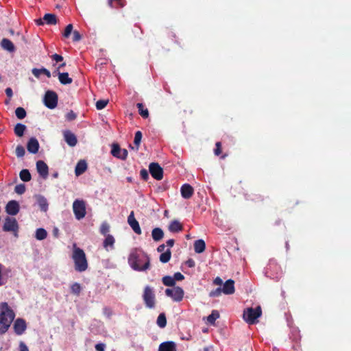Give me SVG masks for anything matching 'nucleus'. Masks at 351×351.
<instances>
[{"mask_svg": "<svg viewBox=\"0 0 351 351\" xmlns=\"http://www.w3.org/2000/svg\"><path fill=\"white\" fill-rule=\"evenodd\" d=\"M81 291H82V287L79 283L75 282L73 285H71V291L73 294L79 295Z\"/></svg>", "mask_w": 351, "mask_h": 351, "instance_id": "nucleus-43", "label": "nucleus"}, {"mask_svg": "<svg viewBox=\"0 0 351 351\" xmlns=\"http://www.w3.org/2000/svg\"><path fill=\"white\" fill-rule=\"evenodd\" d=\"M128 264L135 271H144L150 267V258L143 251L134 249L128 256Z\"/></svg>", "mask_w": 351, "mask_h": 351, "instance_id": "nucleus-1", "label": "nucleus"}, {"mask_svg": "<svg viewBox=\"0 0 351 351\" xmlns=\"http://www.w3.org/2000/svg\"><path fill=\"white\" fill-rule=\"evenodd\" d=\"M206 243L203 239L196 240L194 243V250L196 253L200 254L205 251Z\"/></svg>", "mask_w": 351, "mask_h": 351, "instance_id": "nucleus-25", "label": "nucleus"}, {"mask_svg": "<svg viewBox=\"0 0 351 351\" xmlns=\"http://www.w3.org/2000/svg\"><path fill=\"white\" fill-rule=\"evenodd\" d=\"M87 169V163L85 160H80L75 169V173L77 176H79L84 173Z\"/></svg>", "mask_w": 351, "mask_h": 351, "instance_id": "nucleus-22", "label": "nucleus"}, {"mask_svg": "<svg viewBox=\"0 0 351 351\" xmlns=\"http://www.w3.org/2000/svg\"><path fill=\"white\" fill-rule=\"evenodd\" d=\"M165 244H161L158 247H157V251L158 252H161V253H163L164 250H165Z\"/></svg>", "mask_w": 351, "mask_h": 351, "instance_id": "nucleus-62", "label": "nucleus"}, {"mask_svg": "<svg viewBox=\"0 0 351 351\" xmlns=\"http://www.w3.org/2000/svg\"><path fill=\"white\" fill-rule=\"evenodd\" d=\"M32 73L36 77H38L39 75L41 73L45 75L49 78L51 77V73H50V71L48 69H45V68L33 69H32Z\"/></svg>", "mask_w": 351, "mask_h": 351, "instance_id": "nucleus-31", "label": "nucleus"}, {"mask_svg": "<svg viewBox=\"0 0 351 351\" xmlns=\"http://www.w3.org/2000/svg\"><path fill=\"white\" fill-rule=\"evenodd\" d=\"M171 257V252L168 249L166 252L161 253L160 256V261L162 263H166L169 261Z\"/></svg>", "mask_w": 351, "mask_h": 351, "instance_id": "nucleus-38", "label": "nucleus"}, {"mask_svg": "<svg viewBox=\"0 0 351 351\" xmlns=\"http://www.w3.org/2000/svg\"><path fill=\"white\" fill-rule=\"evenodd\" d=\"M82 39V36L80 32L77 30L73 32L72 40L73 42H78Z\"/></svg>", "mask_w": 351, "mask_h": 351, "instance_id": "nucleus-52", "label": "nucleus"}, {"mask_svg": "<svg viewBox=\"0 0 351 351\" xmlns=\"http://www.w3.org/2000/svg\"><path fill=\"white\" fill-rule=\"evenodd\" d=\"M142 136H143V134H142V132L141 131L136 132L135 136H134V147H133L132 145H130V147L131 149H135V150L137 152L139 149V147H140V144H141V142Z\"/></svg>", "mask_w": 351, "mask_h": 351, "instance_id": "nucleus-27", "label": "nucleus"}, {"mask_svg": "<svg viewBox=\"0 0 351 351\" xmlns=\"http://www.w3.org/2000/svg\"><path fill=\"white\" fill-rule=\"evenodd\" d=\"M3 267H4L3 265L0 263V287L3 286L7 283L8 278L5 276V275L8 274V273L11 272V269H8L5 271V273L3 274L2 271H3Z\"/></svg>", "mask_w": 351, "mask_h": 351, "instance_id": "nucleus-30", "label": "nucleus"}, {"mask_svg": "<svg viewBox=\"0 0 351 351\" xmlns=\"http://www.w3.org/2000/svg\"><path fill=\"white\" fill-rule=\"evenodd\" d=\"M72 32H73V25L69 24L65 27L64 32L63 33V36L65 38H69Z\"/></svg>", "mask_w": 351, "mask_h": 351, "instance_id": "nucleus-49", "label": "nucleus"}, {"mask_svg": "<svg viewBox=\"0 0 351 351\" xmlns=\"http://www.w3.org/2000/svg\"><path fill=\"white\" fill-rule=\"evenodd\" d=\"M65 117L66 120L71 121L75 120L77 118V114L73 110H70L69 112L66 113Z\"/></svg>", "mask_w": 351, "mask_h": 351, "instance_id": "nucleus-51", "label": "nucleus"}, {"mask_svg": "<svg viewBox=\"0 0 351 351\" xmlns=\"http://www.w3.org/2000/svg\"><path fill=\"white\" fill-rule=\"evenodd\" d=\"M245 199L248 201H252L255 203L263 202L264 201L263 197L256 193H250L245 194Z\"/></svg>", "mask_w": 351, "mask_h": 351, "instance_id": "nucleus-23", "label": "nucleus"}, {"mask_svg": "<svg viewBox=\"0 0 351 351\" xmlns=\"http://www.w3.org/2000/svg\"><path fill=\"white\" fill-rule=\"evenodd\" d=\"M0 46L3 49L10 53L14 52L16 50L14 45L8 38H3L1 41Z\"/></svg>", "mask_w": 351, "mask_h": 351, "instance_id": "nucleus-20", "label": "nucleus"}, {"mask_svg": "<svg viewBox=\"0 0 351 351\" xmlns=\"http://www.w3.org/2000/svg\"><path fill=\"white\" fill-rule=\"evenodd\" d=\"M64 138L66 143L71 146L74 147L77 143L76 136L70 130H65L63 132Z\"/></svg>", "mask_w": 351, "mask_h": 351, "instance_id": "nucleus-16", "label": "nucleus"}, {"mask_svg": "<svg viewBox=\"0 0 351 351\" xmlns=\"http://www.w3.org/2000/svg\"><path fill=\"white\" fill-rule=\"evenodd\" d=\"M157 324L160 328H165L167 325V319L165 313H160L157 318Z\"/></svg>", "mask_w": 351, "mask_h": 351, "instance_id": "nucleus-42", "label": "nucleus"}, {"mask_svg": "<svg viewBox=\"0 0 351 351\" xmlns=\"http://www.w3.org/2000/svg\"><path fill=\"white\" fill-rule=\"evenodd\" d=\"M109 231H110L109 224L106 221L103 222L100 226L101 234L103 235L107 236Z\"/></svg>", "mask_w": 351, "mask_h": 351, "instance_id": "nucleus-45", "label": "nucleus"}, {"mask_svg": "<svg viewBox=\"0 0 351 351\" xmlns=\"http://www.w3.org/2000/svg\"><path fill=\"white\" fill-rule=\"evenodd\" d=\"M19 204L16 200H10L5 206V212L10 215H16L19 212Z\"/></svg>", "mask_w": 351, "mask_h": 351, "instance_id": "nucleus-12", "label": "nucleus"}, {"mask_svg": "<svg viewBox=\"0 0 351 351\" xmlns=\"http://www.w3.org/2000/svg\"><path fill=\"white\" fill-rule=\"evenodd\" d=\"M95 348L97 351H105L106 346L105 344L100 343L96 344Z\"/></svg>", "mask_w": 351, "mask_h": 351, "instance_id": "nucleus-57", "label": "nucleus"}, {"mask_svg": "<svg viewBox=\"0 0 351 351\" xmlns=\"http://www.w3.org/2000/svg\"><path fill=\"white\" fill-rule=\"evenodd\" d=\"M219 317V313L217 310H213L210 315L207 317V322L210 324H214L216 319Z\"/></svg>", "mask_w": 351, "mask_h": 351, "instance_id": "nucleus-41", "label": "nucleus"}, {"mask_svg": "<svg viewBox=\"0 0 351 351\" xmlns=\"http://www.w3.org/2000/svg\"><path fill=\"white\" fill-rule=\"evenodd\" d=\"M19 226L16 219L14 217H7L5 219L3 225V230L4 232H10L17 237Z\"/></svg>", "mask_w": 351, "mask_h": 351, "instance_id": "nucleus-7", "label": "nucleus"}, {"mask_svg": "<svg viewBox=\"0 0 351 351\" xmlns=\"http://www.w3.org/2000/svg\"><path fill=\"white\" fill-rule=\"evenodd\" d=\"M47 237V232L45 229L40 228L36 231L35 237L37 240L41 241L46 239Z\"/></svg>", "mask_w": 351, "mask_h": 351, "instance_id": "nucleus-34", "label": "nucleus"}, {"mask_svg": "<svg viewBox=\"0 0 351 351\" xmlns=\"http://www.w3.org/2000/svg\"><path fill=\"white\" fill-rule=\"evenodd\" d=\"M72 258L75 263V269L79 272L84 271L88 268V262L83 250L74 245Z\"/></svg>", "mask_w": 351, "mask_h": 351, "instance_id": "nucleus-3", "label": "nucleus"}, {"mask_svg": "<svg viewBox=\"0 0 351 351\" xmlns=\"http://www.w3.org/2000/svg\"><path fill=\"white\" fill-rule=\"evenodd\" d=\"M26 130V126L22 123H17L14 129V134L19 137L23 136L24 132Z\"/></svg>", "mask_w": 351, "mask_h": 351, "instance_id": "nucleus-32", "label": "nucleus"}, {"mask_svg": "<svg viewBox=\"0 0 351 351\" xmlns=\"http://www.w3.org/2000/svg\"><path fill=\"white\" fill-rule=\"evenodd\" d=\"M36 23L37 25H43L45 23L43 21V19H36Z\"/></svg>", "mask_w": 351, "mask_h": 351, "instance_id": "nucleus-63", "label": "nucleus"}, {"mask_svg": "<svg viewBox=\"0 0 351 351\" xmlns=\"http://www.w3.org/2000/svg\"><path fill=\"white\" fill-rule=\"evenodd\" d=\"M158 351H176V346L173 341H166L159 346Z\"/></svg>", "mask_w": 351, "mask_h": 351, "instance_id": "nucleus-21", "label": "nucleus"}, {"mask_svg": "<svg viewBox=\"0 0 351 351\" xmlns=\"http://www.w3.org/2000/svg\"><path fill=\"white\" fill-rule=\"evenodd\" d=\"M36 169L39 175L44 179H46L49 174V168L47 165L43 160L36 162Z\"/></svg>", "mask_w": 351, "mask_h": 351, "instance_id": "nucleus-15", "label": "nucleus"}, {"mask_svg": "<svg viewBox=\"0 0 351 351\" xmlns=\"http://www.w3.org/2000/svg\"><path fill=\"white\" fill-rule=\"evenodd\" d=\"M162 282L165 286L168 287H175L176 282L171 276H165L162 278Z\"/></svg>", "mask_w": 351, "mask_h": 351, "instance_id": "nucleus-40", "label": "nucleus"}, {"mask_svg": "<svg viewBox=\"0 0 351 351\" xmlns=\"http://www.w3.org/2000/svg\"><path fill=\"white\" fill-rule=\"evenodd\" d=\"M222 291L224 294L231 295L234 293V281L232 279H229L223 284Z\"/></svg>", "mask_w": 351, "mask_h": 351, "instance_id": "nucleus-19", "label": "nucleus"}, {"mask_svg": "<svg viewBox=\"0 0 351 351\" xmlns=\"http://www.w3.org/2000/svg\"><path fill=\"white\" fill-rule=\"evenodd\" d=\"M43 21L47 25H56L57 23V17L54 14L47 13L44 15Z\"/></svg>", "mask_w": 351, "mask_h": 351, "instance_id": "nucleus-29", "label": "nucleus"}, {"mask_svg": "<svg viewBox=\"0 0 351 351\" xmlns=\"http://www.w3.org/2000/svg\"><path fill=\"white\" fill-rule=\"evenodd\" d=\"M58 80L63 85L70 84L72 83L73 80L69 76V73L58 72Z\"/></svg>", "mask_w": 351, "mask_h": 351, "instance_id": "nucleus-24", "label": "nucleus"}, {"mask_svg": "<svg viewBox=\"0 0 351 351\" xmlns=\"http://www.w3.org/2000/svg\"><path fill=\"white\" fill-rule=\"evenodd\" d=\"M174 240L173 239H169L167 241V245L171 247L173 246L174 245Z\"/></svg>", "mask_w": 351, "mask_h": 351, "instance_id": "nucleus-64", "label": "nucleus"}, {"mask_svg": "<svg viewBox=\"0 0 351 351\" xmlns=\"http://www.w3.org/2000/svg\"><path fill=\"white\" fill-rule=\"evenodd\" d=\"M73 210L77 220L83 219L86 215L85 202L82 199H75L73 203Z\"/></svg>", "mask_w": 351, "mask_h": 351, "instance_id": "nucleus-6", "label": "nucleus"}, {"mask_svg": "<svg viewBox=\"0 0 351 351\" xmlns=\"http://www.w3.org/2000/svg\"><path fill=\"white\" fill-rule=\"evenodd\" d=\"M128 223L137 234H141V229L140 228L138 221L134 217V213L132 211L128 217Z\"/></svg>", "mask_w": 351, "mask_h": 351, "instance_id": "nucleus-14", "label": "nucleus"}, {"mask_svg": "<svg viewBox=\"0 0 351 351\" xmlns=\"http://www.w3.org/2000/svg\"><path fill=\"white\" fill-rule=\"evenodd\" d=\"M108 100L100 99L96 102V108L97 110L104 109L108 104Z\"/></svg>", "mask_w": 351, "mask_h": 351, "instance_id": "nucleus-47", "label": "nucleus"}, {"mask_svg": "<svg viewBox=\"0 0 351 351\" xmlns=\"http://www.w3.org/2000/svg\"><path fill=\"white\" fill-rule=\"evenodd\" d=\"M262 315V310L260 306L255 308L252 307L244 310L243 313V319L249 324H254L257 322V319Z\"/></svg>", "mask_w": 351, "mask_h": 351, "instance_id": "nucleus-4", "label": "nucleus"}, {"mask_svg": "<svg viewBox=\"0 0 351 351\" xmlns=\"http://www.w3.org/2000/svg\"><path fill=\"white\" fill-rule=\"evenodd\" d=\"M58 94L53 90L46 91L44 97V104L49 109L55 108L58 105Z\"/></svg>", "mask_w": 351, "mask_h": 351, "instance_id": "nucleus-8", "label": "nucleus"}, {"mask_svg": "<svg viewBox=\"0 0 351 351\" xmlns=\"http://www.w3.org/2000/svg\"><path fill=\"white\" fill-rule=\"evenodd\" d=\"M51 58L52 60H55L56 62H62L63 60V57L61 55L55 53L53 54Z\"/></svg>", "mask_w": 351, "mask_h": 351, "instance_id": "nucleus-56", "label": "nucleus"}, {"mask_svg": "<svg viewBox=\"0 0 351 351\" xmlns=\"http://www.w3.org/2000/svg\"><path fill=\"white\" fill-rule=\"evenodd\" d=\"M221 293H223L222 289L221 287H218L210 291L209 295L210 297H219L221 295Z\"/></svg>", "mask_w": 351, "mask_h": 351, "instance_id": "nucleus-50", "label": "nucleus"}, {"mask_svg": "<svg viewBox=\"0 0 351 351\" xmlns=\"http://www.w3.org/2000/svg\"><path fill=\"white\" fill-rule=\"evenodd\" d=\"M186 265H187L189 267H195V261H194L193 259H189V260L186 261Z\"/></svg>", "mask_w": 351, "mask_h": 351, "instance_id": "nucleus-60", "label": "nucleus"}, {"mask_svg": "<svg viewBox=\"0 0 351 351\" xmlns=\"http://www.w3.org/2000/svg\"><path fill=\"white\" fill-rule=\"evenodd\" d=\"M149 171L152 176L157 180H161L163 178V169L157 162H152L149 166Z\"/></svg>", "mask_w": 351, "mask_h": 351, "instance_id": "nucleus-10", "label": "nucleus"}, {"mask_svg": "<svg viewBox=\"0 0 351 351\" xmlns=\"http://www.w3.org/2000/svg\"><path fill=\"white\" fill-rule=\"evenodd\" d=\"M37 201L40 209L43 211H47L48 208V202L47 199L42 195H39L37 198Z\"/></svg>", "mask_w": 351, "mask_h": 351, "instance_id": "nucleus-33", "label": "nucleus"}, {"mask_svg": "<svg viewBox=\"0 0 351 351\" xmlns=\"http://www.w3.org/2000/svg\"><path fill=\"white\" fill-rule=\"evenodd\" d=\"M182 229V225L178 220L172 221L169 226V230L171 232H178Z\"/></svg>", "mask_w": 351, "mask_h": 351, "instance_id": "nucleus-26", "label": "nucleus"}, {"mask_svg": "<svg viewBox=\"0 0 351 351\" xmlns=\"http://www.w3.org/2000/svg\"><path fill=\"white\" fill-rule=\"evenodd\" d=\"M19 177L23 182H29L32 179V176L28 169H23L20 171Z\"/></svg>", "mask_w": 351, "mask_h": 351, "instance_id": "nucleus-37", "label": "nucleus"}, {"mask_svg": "<svg viewBox=\"0 0 351 351\" xmlns=\"http://www.w3.org/2000/svg\"><path fill=\"white\" fill-rule=\"evenodd\" d=\"M214 283H215V285H222L223 281H222V280H221L219 277H217V278L214 280Z\"/></svg>", "mask_w": 351, "mask_h": 351, "instance_id": "nucleus-61", "label": "nucleus"}, {"mask_svg": "<svg viewBox=\"0 0 351 351\" xmlns=\"http://www.w3.org/2000/svg\"><path fill=\"white\" fill-rule=\"evenodd\" d=\"M152 237L155 241H160L164 237V232L160 228H155L152 230Z\"/></svg>", "mask_w": 351, "mask_h": 351, "instance_id": "nucleus-28", "label": "nucleus"}, {"mask_svg": "<svg viewBox=\"0 0 351 351\" xmlns=\"http://www.w3.org/2000/svg\"><path fill=\"white\" fill-rule=\"evenodd\" d=\"M13 328L16 335H21L25 331L27 324L23 319L18 318L15 320Z\"/></svg>", "mask_w": 351, "mask_h": 351, "instance_id": "nucleus-13", "label": "nucleus"}, {"mask_svg": "<svg viewBox=\"0 0 351 351\" xmlns=\"http://www.w3.org/2000/svg\"><path fill=\"white\" fill-rule=\"evenodd\" d=\"M145 305L148 308H154L156 306V295L154 289L150 286L144 288L142 295Z\"/></svg>", "mask_w": 351, "mask_h": 351, "instance_id": "nucleus-5", "label": "nucleus"}, {"mask_svg": "<svg viewBox=\"0 0 351 351\" xmlns=\"http://www.w3.org/2000/svg\"><path fill=\"white\" fill-rule=\"evenodd\" d=\"M165 294L170 297L175 302H180L182 300L184 295V290L180 287H173V289H167Z\"/></svg>", "mask_w": 351, "mask_h": 351, "instance_id": "nucleus-9", "label": "nucleus"}, {"mask_svg": "<svg viewBox=\"0 0 351 351\" xmlns=\"http://www.w3.org/2000/svg\"><path fill=\"white\" fill-rule=\"evenodd\" d=\"M111 154L113 156L121 160H125L128 157V151L125 149H121L119 145L114 144L112 146Z\"/></svg>", "mask_w": 351, "mask_h": 351, "instance_id": "nucleus-11", "label": "nucleus"}, {"mask_svg": "<svg viewBox=\"0 0 351 351\" xmlns=\"http://www.w3.org/2000/svg\"><path fill=\"white\" fill-rule=\"evenodd\" d=\"M14 191L19 194L22 195L25 192V186L23 184H17L14 188Z\"/></svg>", "mask_w": 351, "mask_h": 351, "instance_id": "nucleus-48", "label": "nucleus"}, {"mask_svg": "<svg viewBox=\"0 0 351 351\" xmlns=\"http://www.w3.org/2000/svg\"><path fill=\"white\" fill-rule=\"evenodd\" d=\"M19 351H29L27 346L23 341L19 343Z\"/></svg>", "mask_w": 351, "mask_h": 351, "instance_id": "nucleus-58", "label": "nucleus"}, {"mask_svg": "<svg viewBox=\"0 0 351 351\" xmlns=\"http://www.w3.org/2000/svg\"><path fill=\"white\" fill-rule=\"evenodd\" d=\"M140 176L141 178L145 181H147L149 179V173L145 169H143L141 170Z\"/></svg>", "mask_w": 351, "mask_h": 351, "instance_id": "nucleus-53", "label": "nucleus"}, {"mask_svg": "<svg viewBox=\"0 0 351 351\" xmlns=\"http://www.w3.org/2000/svg\"><path fill=\"white\" fill-rule=\"evenodd\" d=\"M175 282L176 281H181L184 279V276L183 274H182L180 272H176L174 274L173 276Z\"/></svg>", "mask_w": 351, "mask_h": 351, "instance_id": "nucleus-55", "label": "nucleus"}, {"mask_svg": "<svg viewBox=\"0 0 351 351\" xmlns=\"http://www.w3.org/2000/svg\"><path fill=\"white\" fill-rule=\"evenodd\" d=\"M0 335L5 333L15 317V313L7 302L0 304Z\"/></svg>", "mask_w": 351, "mask_h": 351, "instance_id": "nucleus-2", "label": "nucleus"}, {"mask_svg": "<svg viewBox=\"0 0 351 351\" xmlns=\"http://www.w3.org/2000/svg\"><path fill=\"white\" fill-rule=\"evenodd\" d=\"M136 107L138 110V113L140 114V115L144 118V119H147L149 117V111H148V109L147 108H144V106L143 104L141 103H138L136 104Z\"/></svg>", "mask_w": 351, "mask_h": 351, "instance_id": "nucleus-35", "label": "nucleus"}, {"mask_svg": "<svg viewBox=\"0 0 351 351\" xmlns=\"http://www.w3.org/2000/svg\"><path fill=\"white\" fill-rule=\"evenodd\" d=\"M16 116L19 119H23L26 117V111L22 107H18L15 110Z\"/></svg>", "mask_w": 351, "mask_h": 351, "instance_id": "nucleus-44", "label": "nucleus"}, {"mask_svg": "<svg viewBox=\"0 0 351 351\" xmlns=\"http://www.w3.org/2000/svg\"><path fill=\"white\" fill-rule=\"evenodd\" d=\"M180 192L183 198L189 199L193 196L194 190L190 184H184L181 186Z\"/></svg>", "mask_w": 351, "mask_h": 351, "instance_id": "nucleus-18", "label": "nucleus"}, {"mask_svg": "<svg viewBox=\"0 0 351 351\" xmlns=\"http://www.w3.org/2000/svg\"><path fill=\"white\" fill-rule=\"evenodd\" d=\"M114 241L115 240L113 236H112L111 234H107L105 240L104 241V247L105 248H107L108 246H110V247L112 248L114 246Z\"/></svg>", "mask_w": 351, "mask_h": 351, "instance_id": "nucleus-39", "label": "nucleus"}, {"mask_svg": "<svg viewBox=\"0 0 351 351\" xmlns=\"http://www.w3.org/2000/svg\"><path fill=\"white\" fill-rule=\"evenodd\" d=\"M108 3L111 8H121L125 6L123 0H108Z\"/></svg>", "mask_w": 351, "mask_h": 351, "instance_id": "nucleus-36", "label": "nucleus"}, {"mask_svg": "<svg viewBox=\"0 0 351 351\" xmlns=\"http://www.w3.org/2000/svg\"><path fill=\"white\" fill-rule=\"evenodd\" d=\"M39 147V143L34 137H32L27 144V151L32 154H36L38 152Z\"/></svg>", "mask_w": 351, "mask_h": 351, "instance_id": "nucleus-17", "label": "nucleus"}, {"mask_svg": "<svg viewBox=\"0 0 351 351\" xmlns=\"http://www.w3.org/2000/svg\"><path fill=\"white\" fill-rule=\"evenodd\" d=\"M6 95L10 99L13 95V92L11 88L8 87L5 90Z\"/></svg>", "mask_w": 351, "mask_h": 351, "instance_id": "nucleus-59", "label": "nucleus"}, {"mask_svg": "<svg viewBox=\"0 0 351 351\" xmlns=\"http://www.w3.org/2000/svg\"><path fill=\"white\" fill-rule=\"evenodd\" d=\"M15 153L17 157L21 158L24 156L25 154V148L21 145H17L16 147Z\"/></svg>", "mask_w": 351, "mask_h": 351, "instance_id": "nucleus-46", "label": "nucleus"}, {"mask_svg": "<svg viewBox=\"0 0 351 351\" xmlns=\"http://www.w3.org/2000/svg\"><path fill=\"white\" fill-rule=\"evenodd\" d=\"M214 153L216 156H219L221 154V143L220 142L216 143Z\"/></svg>", "mask_w": 351, "mask_h": 351, "instance_id": "nucleus-54", "label": "nucleus"}]
</instances>
